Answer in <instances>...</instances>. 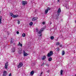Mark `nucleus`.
I'll return each instance as SVG.
<instances>
[{
  "mask_svg": "<svg viewBox=\"0 0 76 76\" xmlns=\"http://www.w3.org/2000/svg\"><path fill=\"white\" fill-rule=\"evenodd\" d=\"M6 75H7V72L4 71L3 72V75L6 76Z\"/></svg>",
  "mask_w": 76,
  "mask_h": 76,
  "instance_id": "9",
  "label": "nucleus"
},
{
  "mask_svg": "<svg viewBox=\"0 0 76 76\" xmlns=\"http://www.w3.org/2000/svg\"><path fill=\"white\" fill-rule=\"evenodd\" d=\"M59 18V14L57 16V17H56L57 19H58Z\"/></svg>",
  "mask_w": 76,
  "mask_h": 76,
  "instance_id": "27",
  "label": "nucleus"
},
{
  "mask_svg": "<svg viewBox=\"0 0 76 76\" xmlns=\"http://www.w3.org/2000/svg\"><path fill=\"white\" fill-rule=\"evenodd\" d=\"M42 33V32L40 31H39L38 32V35L39 36V37H41L42 36V34L41 33Z\"/></svg>",
  "mask_w": 76,
  "mask_h": 76,
  "instance_id": "7",
  "label": "nucleus"
},
{
  "mask_svg": "<svg viewBox=\"0 0 76 76\" xmlns=\"http://www.w3.org/2000/svg\"><path fill=\"white\" fill-rule=\"evenodd\" d=\"M3 76H6L3 75Z\"/></svg>",
  "mask_w": 76,
  "mask_h": 76,
  "instance_id": "41",
  "label": "nucleus"
},
{
  "mask_svg": "<svg viewBox=\"0 0 76 76\" xmlns=\"http://www.w3.org/2000/svg\"><path fill=\"white\" fill-rule=\"evenodd\" d=\"M14 14H13L12 13H10V15L11 16H12V17H13V15Z\"/></svg>",
  "mask_w": 76,
  "mask_h": 76,
  "instance_id": "25",
  "label": "nucleus"
},
{
  "mask_svg": "<svg viewBox=\"0 0 76 76\" xmlns=\"http://www.w3.org/2000/svg\"><path fill=\"white\" fill-rule=\"evenodd\" d=\"M17 34H19V31H17Z\"/></svg>",
  "mask_w": 76,
  "mask_h": 76,
  "instance_id": "35",
  "label": "nucleus"
},
{
  "mask_svg": "<svg viewBox=\"0 0 76 76\" xmlns=\"http://www.w3.org/2000/svg\"><path fill=\"white\" fill-rule=\"evenodd\" d=\"M61 12V9H60V8H58V11H57V13H60Z\"/></svg>",
  "mask_w": 76,
  "mask_h": 76,
  "instance_id": "11",
  "label": "nucleus"
},
{
  "mask_svg": "<svg viewBox=\"0 0 76 76\" xmlns=\"http://www.w3.org/2000/svg\"><path fill=\"white\" fill-rule=\"evenodd\" d=\"M51 23H50V24H51Z\"/></svg>",
  "mask_w": 76,
  "mask_h": 76,
  "instance_id": "40",
  "label": "nucleus"
},
{
  "mask_svg": "<svg viewBox=\"0 0 76 76\" xmlns=\"http://www.w3.org/2000/svg\"><path fill=\"white\" fill-rule=\"evenodd\" d=\"M53 55V52L52 51H50V52H49L47 55L48 57H51Z\"/></svg>",
  "mask_w": 76,
  "mask_h": 76,
  "instance_id": "1",
  "label": "nucleus"
},
{
  "mask_svg": "<svg viewBox=\"0 0 76 76\" xmlns=\"http://www.w3.org/2000/svg\"><path fill=\"white\" fill-rule=\"evenodd\" d=\"M43 29H44L43 28L41 29L39 31L40 32H42V31H44V30Z\"/></svg>",
  "mask_w": 76,
  "mask_h": 76,
  "instance_id": "26",
  "label": "nucleus"
},
{
  "mask_svg": "<svg viewBox=\"0 0 76 76\" xmlns=\"http://www.w3.org/2000/svg\"><path fill=\"white\" fill-rule=\"evenodd\" d=\"M42 24H43V25H45V22H43Z\"/></svg>",
  "mask_w": 76,
  "mask_h": 76,
  "instance_id": "31",
  "label": "nucleus"
},
{
  "mask_svg": "<svg viewBox=\"0 0 76 76\" xmlns=\"http://www.w3.org/2000/svg\"><path fill=\"white\" fill-rule=\"evenodd\" d=\"M9 63L8 62H7L5 63V66L4 68H5V69H7V68H8V64Z\"/></svg>",
  "mask_w": 76,
  "mask_h": 76,
  "instance_id": "5",
  "label": "nucleus"
},
{
  "mask_svg": "<svg viewBox=\"0 0 76 76\" xmlns=\"http://www.w3.org/2000/svg\"><path fill=\"white\" fill-rule=\"evenodd\" d=\"M51 9V8H49V7H48L47 9L45 10V14H47L48 12V11L50 10Z\"/></svg>",
  "mask_w": 76,
  "mask_h": 76,
  "instance_id": "2",
  "label": "nucleus"
},
{
  "mask_svg": "<svg viewBox=\"0 0 76 76\" xmlns=\"http://www.w3.org/2000/svg\"><path fill=\"white\" fill-rule=\"evenodd\" d=\"M38 19L37 17H34L32 19V20H37Z\"/></svg>",
  "mask_w": 76,
  "mask_h": 76,
  "instance_id": "12",
  "label": "nucleus"
},
{
  "mask_svg": "<svg viewBox=\"0 0 76 76\" xmlns=\"http://www.w3.org/2000/svg\"><path fill=\"white\" fill-rule=\"evenodd\" d=\"M75 76H76V74H75Z\"/></svg>",
  "mask_w": 76,
  "mask_h": 76,
  "instance_id": "42",
  "label": "nucleus"
},
{
  "mask_svg": "<svg viewBox=\"0 0 76 76\" xmlns=\"http://www.w3.org/2000/svg\"><path fill=\"white\" fill-rule=\"evenodd\" d=\"M23 56L24 57H26V56H27L28 54V53L25 52V50H23Z\"/></svg>",
  "mask_w": 76,
  "mask_h": 76,
  "instance_id": "6",
  "label": "nucleus"
},
{
  "mask_svg": "<svg viewBox=\"0 0 76 76\" xmlns=\"http://www.w3.org/2000/svg\"><path fill=\"white\" fill-rule=\"evenodd\" d=\"M8 76H12V74L10 73Z\"/></svg>",
  "mask_w": 76,
  "mask_h": 76,
  "instance_id": "34",
  "label": "nucleus"
},
{
  "mask_svg": "<svg viewBox=\"0 0 76 76\" xmlns=\"http://www.w3.org/2000/svg\"><path fill=\"white\" fill-rule=\"evenodd\" d=\"M23 66V63L22 62H20L18 66V68H20Z\"/></svg>",
  "mask_w": 76,
  "mask_h": 76,
  "instance_id": "3",
  "label": "nucleus"
},
{
  "mask_svg": "<svg viewBox=\"0 0 76 76\" xmlns=\"http://www.w3.org/2000/svg\"><path fill=\"white\" fill-rule=\"evenodd\" d=\"M18 45V46H20V45L21 47H22V44H20V42H19V44Z\"/></svg>",
  "mask_w": 76,
  "mask_h": 76,
  "instance_id": "15",
  "label": "nucleus"
},
{
  "mask_svg": "<svg viewBox=\"0 0 76 76\" xmlns=\"http://www.w3.org/2000/svg\"><path fill=\"white\" fill-rule=\"evenodd\" d=\"M12 52H15V48L12 49Z\"/></svg>",
  "mask_w": 76,
  "mask_h": 76,
  "instance_id": "24",
  "label": "nucleus"
},
{
  "mask_svg": "<svg viewBox=\"0 0 76 76\" xmlns=\"http://www.w3.org/2000/svg\"><path fill=\"white\" fill-rule=\"evenodd\" d=\"M56 49H57L58 51H59V48H56Z\"/></svg>",
  "mask_w": 76,
  "mask_h": 76,
  "instance_id": "32",
  "label": "nucleus"
},
{
  "mask_svg": "<svg viewBox=\"0 0 76 76\" xmlns=\"http://www.w3.org/2000/svg\"><path fill=\"white\" fill-rule=\"evenodd\" d=\"M47 72H48V73H50V70H48V71H47Z\"/></svg>",
  "mask_w": 76,
  "mask_h": 76,
  "instance_id": "36",
  "label": "nucleus"
},
{
  "mask_svg": "<svg viewBox=\"0 0 76 76\" xmlns=\"http://www.w3.org/2000/svg\"><path fill=\"white\" fill-rule=\"evenodd\" d=\"M22 4L23 6H25V4H26L28 3V2L27 1H22Z\"/></svg>",
  "mask_w": 76,
  "mask_h": 76,
  "instance_id": "4",
  "label": "nucleus"
},
{
  "mask_svg": "<svg viewBox=\"0 0 76 76\" xmlns=\"http://www.w3.org/2000/svg\"><path fill=\"white\" fill-rule=\"evenodd\" d=\"M63 70L61 69V72H60L61 75H63Z\"/></svg>",
  "mask_w": 76,
  "mask_h": 76,
  "instance_id": "13",
  "label": "nucleus"
},
{
  "mask_svg": "<svg viewBox=\"0 0 76 76\" xmlns=\"http://www.w3.org/2000/svg\"><path fill=\"white\" fill-rule=\"evenodd\" d=\"M36 31L37 32H38V28H37L36 29Z\"/></svg>",
  "mask_w": 76,
  "mask_h": 76,
  "instance_id": "28",
  "label": "nucleus"
},
{
  "mask_svg": "<svg viewBox=\"0 0 76 76\" xmlns=\"http://www.w3.org/2000/svg\"><path fill=\"white\" fill-rule=\"evenodd\" d=\"M13 42H14V39H12L10 43H13Z\"/></svg>",
  "mask_w": 76,
  "mask_h": 76,
  "instance_id": "18",
  "label": "nucleus"
},
{
  "mask_svg": "<svg viewBox=\"0 0 76 76\" xmlns=\"http://www.w3.org/2000/svg\"><path fill=\"white\" fill-rule=\"evenodd\" d=\"M46 66H48V64H46Z\"/></svg>",
  "mask_w": 76,
  "mask_h": 76,
  "instance_id": "38",
  "label": "nucleus"
},
{
  "mask_svg": "<svg viewBox=\"0 0 76 76\" xmlns=\"http://www.w3.org/2000/svg\"><path fill=\"white\" fill-rule=\"evenodd\" d=\"M22 37H25V36H26V34H25L23 33L22 34Z\"/></svg>",
  "mask_w": 76,
  "mask_h": 76,
  "instance_id": "21",
  "label": "nucleus"
},
{
  "mask_svg": "<svg viewBox=\"0 0 76 76\" xmlns=\"http://www.w3.org/2000/svg\"><path fill=\"white\" fill-rule=\"evenodd\" d=\"M44 64H45L44 63H43V64H42V65H41V66H43L44 65Z\"/></svg>",
  "mask_w": 76,
  "mask_h": 76,
  "instance_id": "29",
  "label": "nucleus"
},
{
  "mask_svg": "<svg viewBox=\"0 0 76 76\" xmlns=\"http://www.w3.org/2000/svg\"><path fill=\"white\" fill-rule=\"evenodd\" d=\"M62 56H64V54H65V52H64V50L62 51Z\"/></svg>",
  "mask_w": 76,
  "mask_h": 76,
  "instance_id": "16",
  "label": "nucleus"
},
{
  "mask_svg": "<svg viewBox=\"0 0 76 76\" xmlns=\"http://www.w3.org/2000/svg\"><path fill=\"white\" fill-rule=\"evenodd\" d=\"M32 24H33V23L32 22H31L29 23V25L30 26H32Z\"/></svg>",
  "mask_w": 76,
  "mask_h": 76,
  "instance_id": "23",
  "label": "nucleus"
},
{
  "mask_svg": "<svg viewBox=\"0 0 76 76\" xmlns=\"http://www.w3.org/2000/svg\"><path fill=\"white\" fill-rule=\"evenodd\" d=\"M58 2H60V0H58Z\"/></svg>",
  "mask_w": 76,
  "mask_h": 76,
  "instance_id": "39",
  "label": "nucleus"
},
{
  "mask_svg": "<svg viewBox=\"0 0 76 76\" xmlns=\"http://www.w3.org/2000/svg\"><path fill=\"white\" fill-rule=\"evenodd\" d=\"M2 17L1 16L0 17V24H1V18Z\"/></svg>",
  "mask_w": 76,
  "mask_h": 76,
  "instance_id": "20",
  "label": "nucleus"
},
{
  "mask_svg": "<svg viewBox=\"0 0 76 76\" xmlns=\"http://www.w3.org/2000/svg\"><path fill=\"white\" fill-rule=\"evenodd\" d=\"M18 24H20V21H18Z\"/></svg>",
  "mask_w": 76,
  "mask_h": 76,
  "instance_id": "33",
  "label": "nucleus"
},
{
  "mask_svg": "<svg viewBox=\"0 0 76 76\" xmlns=\"http://www.w3.org/2000/svg\"><path fill=\"white\" fill-rule=\"evenodd\" d=\"M54 39V37L53 36H51L50 37V39H52V40H53V39Z\"/></svg>",
  "mask_w": 76,
  "mask_h": 76,
  "instance_id": "22",
  "label": "nucleus"
},
{
  "mask_svg": "<svg viewBox=\"0 0 76 76\" xmlns=\"http://www.w3.org/2000/svg\"><path fill=\"white\" fill-rule=\"evenodd\" d=\"M60 44V43L58 42H56V45H59Z\"/></svg>",
  "mask_w": 76,
  "mask_h": 76,
  "instance_id": "17",
  "label": "nucleus"
},
{
  "mask_svg": "<svg viewBox=\"0 0 76 76\" xmlns=\"http://www.w3.org/2000/svg\"><path fill=\"white\" fill-rule=\"evenodd\" d=\"M42 73H43L42 72L40 74V75H42Z\"/></svg>",
  "mask_w": 76,
  "mask_h": 76,
  "instance_id": "37",
  "label": "nucleus"
},
{
  "mask_svg": "<svg viewBox=\"0 0 76 76\" xmlns=\"http://www.w3.org/2000/svg\"><path fill=\"white\" fill-rule=\"evenodd\" d=\"M17 17H18V15H13L12 16V18H17Z\"/></svg>",
  "mask_w": 76,
  "mask_h": 76,
  "instance_id": "10",
  "label": "nucleus"
},
{
  "mask_svg": "<svg viewBox=\"0 0 76 76\" xmlns=\"http://www.w3.org/2000/svg\"><path fill=\"white\" fill-rule=\"evenodd\" d=\"M46 56L44 55L42 57V60H45V59H46Z\"/></svg>",
  "mask_w": 76,
  "mask_h": 76,
  "instance_id": "8",
  "label": "nucleus"
},
{
  "mask_svg": "<svg viewBox=\"0 0 76 76\" xmlns=\"http://www.w3.org/2000/svg\"><path fill=\"white\" fill-rule=\"evenodd\" d=\"M48 60L49 61H51L52 60V58H49Z\"/></svg>",
  "mask_w": 76,
  "mask_h": 76,
  "instance_id": "19",
  "label": "nucleus"
},
{
  "mask_svg": "<svg viewBox=\"0 0 76 76\" xmlns=\"http://www.w3.org/2000/svg\"><path fill=\"white\" fill-rule=\"evenodd\" d=\"M59 47H62V45H61V44H60Z\"/></svg>",
  "mask_w": 76,
  "mask_h": 76,
  "instance_id": "30",
  "label": "nucleus"
},
{
  "mask_svg": "<svg viewBox=\"0 0 76 76\" xmlns=\"http://www.w3.org/2000/svg\"><path fill=\"white\" fill-rule=\"evenodd\" d=\"M30 74L31 75H34V71H32L31 72H30Z\"/></svg>",
  "mask_w": 76,
  "mask_h": 76,
  "instance_id": "14",
  "label": "nucleus"
}]
</instances>
